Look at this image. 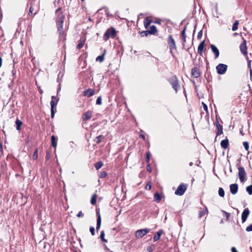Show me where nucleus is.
Wrapping results in <instances>:
<instances>
[{"label":"nucleus","mask_w":252,"mask_h":252,"mask_svg":"<svg viewBox=\"0 0 252 252\" xmlns=\"http://www.w3.org/2000/svg\"><path fill=\"white\" fill-rule=\"evenodd\" d=\"M62 7H59L55 11V22L60 36L63 35L64 33L63 24L65 19V14L62 11Z\"/></svg>","instance_id":"1"},{"label":"nucleus","mask_w":252,"mask_h":252,"mask_svg":"<svg viewBox=\"0 0 252 252\" xmlns=\"http://www.w3.org/2000/svg\"><path fill=\"white\" fill-rule=\"evenodd\" d=\"M168 81L171 85L172 88L175 90L176 93H177L180 88L179 80L177 76L173 75L168 79Z\"/></svg>","instance_id":"2"},{"label":"nucleus","mask_w":252,"mask_h":252,"mask_svg":"<svg viewBox=\"0 0 252 252\" xmlns=\"http://www.w3.org/2000/svg\"><path fill=\"white\" fill-rule=\"evenodd\" d=\"M116 35V31L115 29L114 28L111 27L110 29H108L105 32L103 36V40L104 41H107L110 37L113 38L115 37Z\"/></svg>","instance_id":"3"},{"label":"nucleus","mask_w":252,"mask_h":252,"mask_svg":"<svg viewBox=\"0 0 252 252\" xmlns=\"http://www.w3.org/2000/svg\"><path fill=\"white\" fill-rule=\"evenodd\" d=\"M167 43L170 49V52L172 56H173V53L172 52L173 49L176 50L177 47L175 44V42L173 37L171 34L169 35L168 38Z\"/></svg>","instance_id":"4"},{"label":"nucleus","mask_w":252,"mask_h":252,"mask_svg":"<svg viewBox=\"0 0 252 252\" xmlns=\"http://www.w3.org/2000/svg\"><path fill=\"white\" fill-rule=\"evenodd\" d=\"M150 231V229L148 228L141 229L137 230L135 232V237L137 238H141L146 235Z\"/></svg>","instance_id":"5"},{"label":"nucleus","mask_w":252,"mask_h":252,"mask_svg":"<svg viewBox=\"0 0 252 252\" xmlns=\"http://www.w3.org/2000/svg\"><path fill=\"white\" fill-rule=\"evenodd\" d=\"M59 100V98H57L56 102L55 100H51L50 102L51 105V118L53 119L55 116V114L56 112V105Z\"/></svg>","instance_id":"6"},{"label":"nucleus","mask_w":252,"mask_h":252,"mask_svg":"<svg viewBox=\"0 0 252 252\" xmlns=\"http://www.w3.org/2000/svg\"><path fill=\"white\" fill-rule=\"evenodd\" d=\"M227 68V65L223 63H220L216 66L217 71L219 74H223L225 73Z\"/></svg>","instance_id":"7"},{"label":"nucleus","mask_w":252,"mask_h":252,"mask_svg":"<svg viewBox=\"0 0 252 252\" xmlns=\"http://www.w3.org/2000/svg\"><path fill=\"white\" fill-rule=\"evenodd\" d=\"M187 187L186 185L184 184L180 185L175 192V194L177 195H182L184 194L186 190H187Z\"/></svg>","instance_id":"8"},{"label":"nucleus","mask_w":252,"mask_h":252,"mask_svg":"<svg viewBox=\"0 0 252 252\" xmlns=\"http://www.w3.org/2000/svg\"><path fill=\"white\" fill-rule=\"evenodd\" d=\"M238 176L241 182H243L245 181V177L246 176V172L245 168L243 167H239L238 168Z\"/></svg>","instance_id":"9"},{"label":"nucleus","mask_w":252,"mask_h":252,"mask_svg":"<svg viewBox=\"0 0 252 252\" xmlns=\"http://www.w3.org/2000/svg\"><path fill=\"white\" fill-rule=\"evenodd\" d=\"M243 42L240 45V49L241 53L245 55H247V47L246 45V40L242 37Z\"/></svg>","instance_id":"10"},{"label":"nucleus","mask_w":252,"mask_h":252,"mask_svg":"<svg viewBox=\"0 0 252 252\" xmlns=\"http://www.w3.org/2000/svg\"><path fill=\"white\" fill-rule=\"evenodd\" d=\"M250 214V211L248 208H246L244 210L243 212H242V217H241L242 223H244L246 221Z\"/></svg>","instance_id":"11"},{"label":"nucleus","mask_w":252,"mask_h":252,"mask_svg":"<svg viewBox=\"0 0 252 252\" xmlns=\"http://www.w3.org/2000/svg\"><path fill=\"white\" fill-rule=\"evenodd\" d=\"M191 75L195 78H198L200 76V72L197 67H194L191 69Z\"/></svg>","instance_id":"12"},{"label":"nucleus","mask_w":252,"mask_h":252,"mask_svg":"<svg viewBox=\"0 0 252 252\" xmlns=\"http://www.w3.org/2000/svg\"><path fill=\"white\" fill-rule=\"evenodd\" d=\"M95 91L94 90L89 88L87 90H85L83 92V95L84 96H87L88 97H90L94 94Z\"/></svg>","instance_id":"13"},{"label":"nucleus","mask_w":252,"mask_h":252,"mask_svg":"<svg viewBox=\"0 0 252 252\" xmlns=\"http://www.w3.org/2000/svg\"><path fill=\"white\" fill-rule=\"evenodd\" d=\"M92 117V112L91 111L88 110L83 114L82 118L83 121H86L90 119Z\"/></svg>","instance_id":"14"},{"label":"nucleus","mask_w":252,"mask_h":252,"mask_svg":"<svg viewBox=\"0 0 252 252\" xmlns=\"http://www.w3.org/2000/svg\"><path fill=\"white\" fill-rule=\"evenodd\" d=\"M230 192L232 194H235L238 190V186L237 184H233L230 185Z\"/></svg>","instance_id":"15"},{"label":"nucleus","mask_w":252,"mask_h":252,"mask_svg":"<svg viewBox=\"0 0 252 252\" xmlns=\"http://www.w3.org/2000/svg\"><path fill=\"white\" fill-rule=\"evenodd\" d=\"M210 47L211 48V50L212 52L215 54V58L217 59L219 57L220 55V52L217 47L214 45V44H211L210 45Z\"/></svg>","instance_id":"16"},{"label":"nucleus","mask_w":252,"mask_h":252,"mask_svg":"<svg viewBox=\"0 0 252 252\" xmlns=\"http://www.w3.org/2000/svg\"><path fill=\"white\" fill-rule=\"evenodd\" d=\"M164 231L162 229H160L158 231L153 238L154 242H156L159 239L161 235L164 233Z\"/></svg>","instance_id":"17"},{"label":"nucleus","mask_w":252,"mask_h":252,"mask_svg":"<svg viewBox=\"0 0 252 252\" xmlns=\"http://www.w3.org/2000/svg\"><path fill=\"white\" fill-rule=\"evenodd\" d=\"M205 40L202 41L199 45L197 49L198 53L200 55L202 56V51L205 46Z\"/></svg>","instance_id":"18"},{"label":"nucleus","mask_w":252,"mask_h":252,"mask_svg":"<svg viewBox=\"0 0 252 252\" xmlns=\"http://www.w3.org/2000/svg\"><path fill=\"white\" fill-rule=\"evenodd\" d=\"M220 146L222 148L224 149L228 148L229 146L228 139L226 138L225 139L222 140L220 142Z\"/></svg>","instance_id":"19"},{"label":"nucleus","mask_w":252,"mask_h":252,"mask_svg":"<svg viewBox=\"0 0 252 252\" xmlns=\"http://www.w3.org/2000/svg\"><path fill=\"white\" fill-rule=\"evenodd\" d=\"M97 218L96 230V231H98L99 230L100 227L101 220V217H100V214L99 212L97 213Z\"/></svg>","instance_id":"20"},{"label":"nucleus","mask_w":252,"mask_h":252,"mask_svg":"<svg viewBox=\"0 0 252 252\" xmlns=\"http://www.w3.org/2000/svg\"><path fill=\"white\" fill-rule=\"evenodd\" d=\"M187 29V25H186L181 32V36L182 38L183 45L184 46L185 42H186V30Z\"/></svg>","instance_id":"21"},{"label":"nucleus","mask_w":252,"mask_h":252,"mask_svg":"<svg viewBox=\"0 0 252 252\" xmlns=\"http://www.w3.org/2000/svg\"><path fill=\"white\" fill-rule=\"evenodd\" d=\"M152 20L148 17L146 18L144 21V24L145 29H148L150 24L152 23Z\"/></svg>","instance_id":"22"},{"label":"nucleus","mask_w":252,"mask_h":252,"mask_svg":"<svg viewBox=\"0 0 252 252\" xmlns=\"http://www.w3.org/2000/svg\"><path fill=\"white\" fill-rule=\"evenodd\" d=\"M106 50L105 49L101 55L97 57L96 58V61L100 63H102L104 60V56L106 54Z\"/></svg>","instance_id":"23"},{"label":"nucleus","mask_w":252,"mask_h":252,"mask_svg":"<svg viewBox=\"0 0 252 252\" xmlns=\"http://www.w3.org/2000/svg\"><path fill=\"white\" fill-rule=\"evenodd\" d=\"M154 200L158 203L161 200L162 197L161 195L158 192H156L154 194Z\"/></svg>","instance_id":"24"},{"label":"nucleus","mask_w":252,"mask_h":252,"mask_svg":"<svg viewBox=\"0 0 252 252\" xmlns=\"http://www.w3.org/2000/svg\"><path fill=\"white\" fill-rule=\"evenodd\" d=\"M51 146L53 148H56L57 145V139L54 135L51 136Z\"/></svg>","instance_id":"25"},{"label":"nucleus","mask_w":252,"mask_h":252,"mask_svg":"<svg viewBox=\"0 0 252 252\" xmlns=\"http://www.w3.org/2000/svg\"><path fill=\"white\" fill-rule=\"evenodd\" d=\"M217 128L218 131L217 132V135H216V136L215 137V141H216V139H217V137L218 136L220 135H221V134L223 133L222 126L219 125V126L217 127Z\"/></svg>","instance_id":"26"},{"label":"nucleus","mask_w":252,"mask_h":252,"mask_svg":"<svg viewBox=\"0 0 252 252\" xmlns=\"http://www.w3.org/2000/svg\"><path fill=\"white\" fill-rule=\"evenodd\" d=\"M15 124L16 126L17 130H20L21 128V126L23 124L22 122L17 118L15 121Z\"/></svg>","instance_id":"27"},{"label":"nucleus","mask_w":252,"mask_h":252,"mask_svg":"<svg viewBox=\"0 0 252 252\" xmlns=\"http://www.w3.org/2000/svg\"><path fill=\"white\" fill-rule=\"evenodd\" d=\"M149 32L150 34L155 35L157 32V27L154 25L151 26L150 30Z\"/></svg>","instance_id":"28"},{"label":"nucleus","mask_w":252,"mask_h":252,"mask_svg":"<svg viewBox=\"0 0 252 252\" xmlns=\"http://www.w3.org/2000/svg\"><path fill=\"white\" fill-rule=\"evenodd\" d=\"M103 165V162L101 161H99L97 162L96 163H95L94 167H95V169L97 170L99 169L100 168H101Z\"/></svg>","instance_id":"29"},{"label":"nucleus","mask_w":252,"mask_h":252,"mask_svg":"<svg viewBox=\"0 0 252 252\" xmlns=\"http://www.w3.org/2000/svg\"><path fill=\"white\" fill-rule=\"evenodd\" d=\"M96 198H97V195L96 194H94L92 196V198H91V203L94 205L96 204Z\"/></svg>","instance_id":"30"},{"label":"nucleus","mask_w":252,"mask_h":252,"mask_svg":"<svg viewBox=\"0 0 252 252\" xmlns=\"http://www.w3.org/2000/svg\"><path fill=\"white\" fill-rule=\"evenodd\" d=\"M239 24V22L238 20H236L235 22L233 23L232 27V30L233 31H235L238 29V26Z\"/></svg>","instance_id":"31"},{"label":"nucleus","mask_w":252,"mask_h":252,"mask_svg":"<svg viewBox=\"0 0 252 252\" xmlns=\"http://www.w3.org/2000/svg\"><path fill=\"white\" fill-rule=\"evenodd\" d=\"M104 137L102 135H100L95 138V141L97 144L100 143Z\"/></svg>","instance_id":"32"},{"label":"nucleus","mask_w":252,"mask_h":252,"mask_svg":"<svg viewBox=\"0 0 252 252\" xmlns=\"http://www.w3.org/2000/svg\"><path fill=\"white\" fill-rule=\"evenodd\" d=\"M104 236H105L104 231L102 230L100 232V238L101 240H102V241L106 243V242H107V240L105 239Z\"/></svg>","instance_id":"33"},{"label":"nucleus","mask_w":252,"mask_h":252,"mask_svg":"<svg viewBox=\"0 0 252 252\" xmlns=\"http://www.w3.org/2000/svg\"><path fill=\"white\" fill-rule=\"evenodd\" d=\"M208 213V210H207V208H206V210H201L199 212V218H202L203 216H204L206 213Z\"/></svg>","instance_id":"34"},{"label":"nucleus","mask_w":252,"mask_h":252,"mask_svg":"<svg viewBox=\"0 0 252 252\" xmlns=\"http://www.w3.org/2000/svg\"><path fill=\"white\" fill-rule=\"evenodd\" d=\"M220 197H224V191L222 188H220L218 191Z\"/></svg>","instance_id":"35"},{"label":"nucleus","mask_w":252,"mask_h":252,"mask_svg":"<svg viewBox=\"0 0 252 252\" xmlns=\"http://www.w3.org/2000/svg\"><path fill=\"white\" fill-rule=\"evenodd\" d=\"M84 43H85L84 40L80 41V42L78 43V44L77 46V48L78 49H81L83 47V46L84 45Z\"/></svg>","instance_id":"36"},{"label":"nucleus","mask_w":252,"mask_h":252,"mask_svg":"<svg viewBox=\"0 0 252 252\" xmlns=\"http://www.w3.org/2000/svg\"><path fill=\"white\" fill-rule=\"evenodd\" d=\"M38 158V149H36L35 151H34V153L32 156V159L33 160H35Z\"/></svg>","instance_id":"37"},{"label":"nucleus","mask_w":252,"mask_h":252,"mask_svg":"<svg viewBox=\"0 0 252 252\" xmlns=\"http://www.w3.org/2000/svg\"><path fill=\"white\" fill-rule=\"evenodd\" d=\"M246 190L250 195L252 194V185L248 186L246 188Z\"/></svg>","instance_id":"38"},{"label":"nucleus","mask_w":252,"mask_h":252,"mask_svg":"<svg viewBox=\"0 0 252 252\" xmlns=\"http://www.w3.org/2000/svg\"><path fill=\"white\" fill-rule=\"evenodd\" d=\"M107 176V173L105 171L101 172L99 175V178H104Z\"/></svg>","instance_id":"39"},{"label":"nucleus","mask_w":252,"mask_h":252,"mask_svg":"<svg viewBox=\"0 0 252 252\" xmlns=\"http://www.w3.org/2000/svg\"><path fill=\"white\" fill-rule=\"evenodd\" d=\"M149 34V31H144L140 33L141 36H147Z\"/></svg>","instance_id":"40"},{"label":"nucleus","mask_w":252,"mask_h":252,"mask_svg":"<svg viewBox=\"0 0 252 252\" xmlns=\"http://www.w3.org/2000/svg\"><path fill=\"white\" fill-rule=\"evenodd\" d=\"M155 246L154 245H151L147 247V251L149 252H151L155 250Z\"/></svg>","instance_id":"41"},{"label":"nucleus","mask_w":252,"mask_h":252,"mask_svg":"<svg viewBox=\"0 0 252 252\" xmlns=\"http://www.w3.org/2000/svg\"><path fill=\"white\" fill-rule=\"evenodd\" d=\"M243 146L245 149V150L248 151L249 149V144L248 142L245 141L243 142Z\"/></svg>","instance_id":"42"},{"label":"nucleus","mask_w":252,"mask_h":252,"mask_svg":"<svg viewBox=\"0 0 252 252\" xmlns=\"http://www.w3.org/2000/svg\"><path fill=\"white\" fill-rule=\"evenodd\" d=\"M90 231L92 234V235L94 236L95 234V229L93 226H91L90 227Z\"/></svg>","instance_id":"43"},{"label":"nucleus","mask_w":252,"mask_h":252,"mask_svg":"<svg viewBox=\"0 0 252 252\" xmlns=\"http://www.w3.org/2000/svg\"><path fill=\"white\" fill-rule=\"evenodd\" d=\"M146 162H149L150 161L151 154L149 152H147L146 154Z\"/></svg>","instance_id":"44"},{"label":"nucleus","mask_w":252,"mask_h":252,"mask_svg":"<svg viewBox=\"0 0 252 252\" xmlns=\"http://www.w3.org/2000/svg\"><path fill=\"white\" fill-rule=\"evenodd\" d=\"M96 104L97 105H101L102 104L101 97V96H99L97 98L96 101Z\"/></svg>","instance_id":"45"},{"label":"nucleus","mask_w":252,"mask_h":252,"mask_svg":"<svg viewBox=\"0 0 252 252\" xmlns=\"http://www.w3.org/2000/svg\"><path fill=\"white\" fill-rule=\"evenodd\" d=\"M246 230L247 232L252 231V224H251L246 227Z\"/></svg>","instance_id":"46"},{"label":"nucleus","mask_w":252,"mask_h":252,"mask_svg":"<svg viewBox=\"0 0 252 252\" xmlns=\"http://www.w3.org/2000/svg\"><path fill=\"white\" fill-rule=\"evenodd\" d=\"M45 158L47 160H49V159L50 158V154L49 152L48 151H47L46 153Z\"/></svg>","instance_id":"47"},{"label":"nucleus","mask_w":252,"mask_h":252,"mask_svg":"<svg viewBox=\"0 0 252 252\" xmlns=\"http://www.w3.org/2000/svg\"><path fill=\"white\" fill-rule=\"evenodd\" d=\"M202 34H203L202 30L200 31L198 33L197 38L199 39H201L202 36Z\"/></svg>","instance_id":"48"},{"label":"nucleus","mask_w":252,"mask_h":252,"mask_svg":"<svg viewBox=\"0 0 252 252\" xmlns=\"http://www.w3.org/2000/svg\"><path fill=\"white\" fill-rule=\"evenodd\" d=\"M222 212L225 214V217L226 218V220H228L229 217L230 216V214L229 213H227L224 211H222Z\"/></svg>","instance_id":"49"},{"label":"nucleus","mask_w":252,"mask_h":252,"mask_svg":"<svg viewBox=\"0 0 252 252\" xmlns=\"http://www.w3.org/2000/svg\"><path fill=\"white\" fill-rule=\"evenodd\" d=\"M145 189H148V190H150L151 189V183H148L146 186V187H145Z\"/></svg>","instance_id":"50"},{"label":"nucleus","mask_w":252,"mask_h":252,"mask_svg":"<svg viewBox=\"0 0 252 252\" xmlns=\"http://www.w3.org/2000/svg\"><path fill=\"white\" fill-rule=\"evenodd\" d=\"M215 125H216V127L219 126V125H221L220 124L219 122L218 118V117H217V116H216V123H215Z\"/></svg>","instance_id":"51"},{"label":"nucleus","mask_w":252,"mask_h":252,"mask_svg":"<svg viewBox=\"0 0 252 252\" xmlns=\"http://www.w3.org/2000/svg\"><path fill=\"white\" fill-rule=\"evenodd\" d=\"M16 71L15 70V69L14 68V66H13V69L12 70V75H13V79L15 78V74H16Z\"/></svg>","instance_id":"52"},{"label":"nucleus","mask_w":252,"mask_h":252,"mask_svg":"<svg viewBox=\"0 0 252 252\" xmlns=\"http://www.w3.org/2000/svg\"><path fill=\"white\" fill-rule=\"evenodd\" d=\"M83 216H84V214H83V213L82 212V211H80V212L78 213V214L77 215V217L78 218H81V217H83Z\"/></svg>","instance_id":"53"},{"label":"nucleus","mask_w":252,"mask_h":252,"mask_svg":"<svg viewBox=\"0 0 252 252\" xmlns=\"http://www.w3.org/2000/svg\"><path fill=\"white\" fill-rule=\"evenodd\" d=\"M202 104H203V109H204V110L206 111H208L207 105L205 103H204V102H202Z\"/></svg>","instance_id":"54"},{"label":"nucleus","mask_w":252,"mask_h":252,"mask_svg":"<svg viewBox=\"0 0 252 252\" xmlns=\"http://www.w3.org/2000/svg\"><path fill=\"white\" fill-rule=\"evenodd\" d=\"M3 153L2 150V144L1 142H0V154H2Z\"/></svg>","instance_id":"55"},{"label":"nucleus","mask_w":252,"mask_h":252,"mask_svg":"<svg viewBox=\"0 0 252 252\" xmlns=\"http://www.w3.org/2000/svg\"><path fill=\"white\" fill-rule=\"evenodd\" d=\"M33 11V8H32V6H31L30 8V10H29V15H30V14H32Z\"/></svg>","instance_id":"56"},{"label":"nucleus","mask_w":252,"mask_h":252,"mask_svg":"<svg viewBox=\"0 0 252 252\" xmlns=\"http://www.w3.org/2000/svg\"><path fill=\"white\" fill-rule=\"evenodd\" d=\"M147 170L149 172H151V168L150 164H148V165L147 166Z\"/></svg>","instance_id":"57"},{"label":"nucleus","mask_w":252,"mask_h":252,"mask_svg":"<svg viewBox=\"0 0 252 252\" xmlns=\"http://www.w3.org/2000/svg\"><path fill=\"white\" fill-rule=\"evenodd\" d=\"M251 61H249L248 63V66L250 68V69L251 68Z\"/></svg>","instance_id":"58"},{"label":"nucleus","mask_w":252,"mask_h":252,"mask_svg":"<svg viewBox=\"0 0 252 252\" xmlns=\"http://www.w3.org/2000/svg\"><path fill=\"white\" fill-rule=\"evenodd\" d=\"M231 252H238L236 250V248H235V247H232V248H231Z\"/></svg>","instance_id":"59"},{"label":"nucleus","mask_w":252,"mask_h":252,"mask_svg":"<svg viewBox=\"0 0 252 252\" xmlns=\"http://www.w3.org/2000/svg\"><path fill=\"white\" fill-rule=\"evenodd\" d=\"M38 91L40 94H42L43 93V91L41 89L40 87H38Z\"/></svg>","instance_id":"60"},{"label":"nucleus","mask_w":252,"mask_h":252,"mask_svg":"<svg viewBox=\"0 0 252 252\" xmlns=\"http://www.w3.org/2000/svg\"><path fill=\"white\" fill-rule=\"evenodd\" d=\"M2 59L1 57H0V68L2 65Z\"/></svg>","instance_id":"61"},{"label":"nucleus","mask_w":252,"mask_h":252,"mask_svg":"<svg viewBox=\"0 0 252 252\" xmlns=\"http://www.w3.org/2000/svg\"><path fill=\"white\" fill-rule=\"evenodd\" d=\"M61 90V84H59V88H58L57 94H58L59 91Z\"/></svg>","instance_id":"62"},{"label":"nucleus","mask_w":252,"mask_h":252,"mask_svg":"<svg viewBox=\"0 0 252 252\" xmlns=\"http://www.w3.org/2000/svg\"><path fill=\"white\" fill-rule=\"evenodd\" d=\"M154 23L156 24H160V22L159 21H156L154 22Z\"/></svg>","instance_id":"63"},{"label":"nucleus","mask_w":252,"mask_h":252,"mask_svg":"<svg viewBox=\"0 0 252 252\" xmlns=\"http://www.w3.org/2000/svg\"><path fill=\"white\" fill-rule=\"evenodd\" d=\"M250 76H252V69H250Z\"/></svg>","instance_id":"64"}]
</instances>
